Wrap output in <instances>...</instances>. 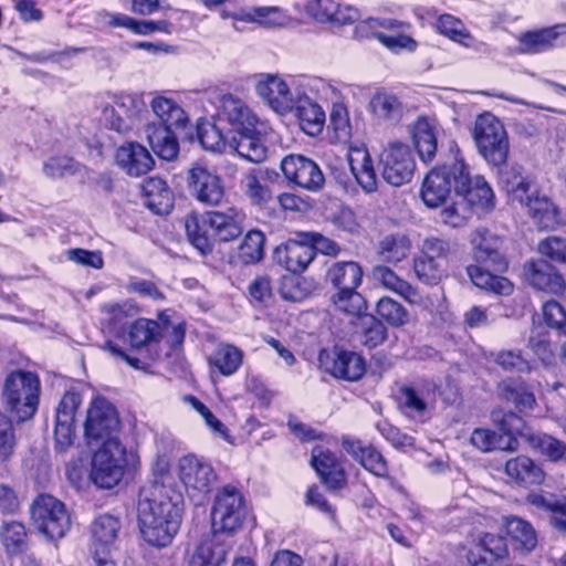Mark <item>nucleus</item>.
<instances>
[{
  "label": "nucleus",
  "instance_id": "aec40b11",
  "mask_svg": "<svg viewBox=\"0 0 566 566\" xmlns=\"http://www.w3.org/2000/svg\"><path fill=\"white\" fill-rule=\"evenodd\" d=\"M219 123H227L230 126L228 134L248 132L253 125H258V118L250 107L239 97L224 95L218 113Z\"/></svg>",
  "mask_w": 566,
  "mask_h": 566
},
{
  "label": "nucleus",
  "instance_id": "09e8293b",
  "mask_svg": "<svg viewBox=\"0 0 566 566\" xmlns=\"http://www.w3.org/2000/svg\"><path fill=\"white\" fill-rule=\"evenodd\" d=\"M470 442L483 452L493 450H514L510 438H504L490 429L476 428L470 438Z\"/></svg>",
  "mask_w": 566,
  "mask_h": 566
},
{
  "label": "nucleus",
  "instance_id": "393cba45",
  "mask_svg": "<svg viewBox=\"0 0 566 566\" xmlns=\"http://www.w3.org/2000/svg\"><path fill=\"white\" fill-rule=\"evenodd\" d=\"M344 450L358 461L367 471L376 476L386 478L388 475V465L382 454L371 446H366L363 441L344 437L342 439Z\"/></svg>",
  "mask_w": 566,
  "mask_h": 566
},
{
  "label": "nucleus",
  "instance_id": "39448f33",
  "mask_svg": "<svg viewBox=\"0 0 566 566\" xmlns=\"http://www.w3.org/2000/svg\"><path fill=\"white\" fill-rule=\"evenodd\" d=\"M472 135L479 154L489 165L501 167L506 164L510 153L509 136L497 117L489 112L479 115Z\"/></svg>",
  "mask_w": 566,
  "mask_h": 566
},
{
  "label": "nucleus",
  "instance_id": "c85d7f7f",
  "mask_svg": "<svg viewBox=\"0 0 566 566\" xmlns=\"http://www.w3.org/2000/svg\"><path fill=\"white\" fill-rule=\"evenodd\" d=\"M229 146L242 158L256 164L263 161L268 155V148L258 125H253L248 132L240 130L232 134Z\"/></svg>",
  "mask_w": 566,
  "mask_h": 566
},
{
  "label": "nucleus",
  "instance_id": "680f3d73",
  "mask_svg": "<svg viewBox=\"0 0 566 566\" xmlns=\"http://www.w3.org/2000/svg\"><path fill=\"white\" fill-rule=\"evenodd\" d=\"M15 446L12 421L0 412V462L8 461L12 457Z\"/></svg>",
  "mask_w": 566,
  "mask_h": 566
},
{
  "label": "nucleus",
  "instance_id": "5fc2aeb1",
  "mask_svg": "<svg viewBox=\"0 0 566 566\" xmlns=\"http://www.w3.org/2000/svg\"><path fill=\"white\" fill-rule=\"evenodd\" d=\"M437 29L441 34L465 46H469L472 41L471 34L464 28L463 23L451 14H442L438 19Z\"/></svg>",
  "mask_w": 566,
  "mask_h": 566
},
{
  "label": "nucleus",
  "instance_id": "3c124183",
  "mask_svg": "<svg viewBox=\"0 0 566 566\" xmlns=\"http://www.w3.org/2000/svg\"><path fill=\"white\" fill-rule=\"evenodd\" d=\"M410 250V241L406 235H388L380 241L379 255L386 262L398 263Z\"/></svg>",
  "mask_w": 566,
  "mask_h": 566
},
{
  "label": "nucleus",
  "instance_id": "4c0bfd02",
  "mask_svg": "<svg viewBox=\"0 0 566 566\" xmlns=\"http://www.w3.org/2000/svg\"><path fill=\"white\" fill-rule=\"evenodd\" d=\"M412 139L419 157L423 161H431L437 151L434 125L428 118H419L412 127Z\"/></svg>",
  "mask_w": 566,
  "mask_h": 566
},
{
  "label": "nucleus",
  "instance_id": "20e7f679",
  "mask_svg": "<svg viewBox=\"0 0 566 566\" xmlns=\"http://www.w3.org/2000/svg\"><path fill=\"white\" fill-rule=\"evenodd\" d=\"M238 214H190L186 220V231L191 244L201 254L211 252L210 237L220 241H231L243 232Z\"/></svg>",
  "mask_w": 566,
  "mask_h": 566
},
{
  "label": "nucleus",
  "instance_id": "473e14b6",
  "mask_svg": "<svg viewBox=\"0 0 566 566\" xmlns=\"http://www.w3.org/2000/svg\"><path fill=\"white\" fill-rule=\"evenodd\" d=\"M158 122L155 125H164L167 128L184 130L189 118L184 108L174 99L165 96H156L150 103Z\"/></svg>",
  "mask_w": 566,
  "mask_h": 566
},
{
  "label": "nucleus",
  "instance_id": "c9c22d12",
  "mask_svg": "<svg viewBox=\"0 0 566 566\" xmlns=\"http://www.w3.org/2000/svg\"><path fill=\"white\" fill-rule=\"evenodd\" d=\"M368 107L378 119L395 124L401 120L406 111L402 102L386 91L376 92L370 98Z\"/></svg>",
  "mask_w": 566,
  "mask_h": 566
},
{
  "label": "nucleus",
  "instance_id": "b1692460",
  "mask_svg": "<svg viewBox=\"0 0 566 566\" xmlns=\"http://www.w3.org/2000/svg\"><path fill=\"white\" fill-rule=\"evenodd\" d=\"M528 283L536 290L552 294H560L565 290L563 276L544 260L531 261L525 264Z\"/></svg>",
  "mask_w": 566,
  "mask_h": 566
},
{
  "label": "nucleus",
  "instance_id": "f8f14e48",
  "mask_svg": "<svg viewBox=\"0 0 566 566\" xmlns=\"http://www.w3.org/2000/svg\"><path fill=\"white\" fill-rule=\"evenodd\" d=\"M463 160H454L451 165H444L431 169L422 184L421 198L429 209H437L446 202L451 188L455 190V184L462 178Z\"/></svg>",
  "mask_w": 566,
  "mask_h": 566
},
{
  "label": "nucleus",
  "instance_id": "79ce46f5",
  "mask_svg": "<svg viewBox=\"0 0 566 566\" xmlns=\"http://www.w3.org/2000/svg\"><path fill=\"white\" fill-rule=\"evenodd\" d=\"M505 530L516 546L526 552L535 548L537 543L534 527L525 520L517 516L505 517Z\"/></svg>",
  "mask_w": 566,
  "mask_h": 566
},
{
  "label": "nucleus",
  "instance_id": "9b49d317",
  "mask_svg": "<svg viewBox=\"0 0 566 566\" xmlns=\"http://www.w3.org/2000/svg\"><path fill=\"white\" fill-rule=\"evenodd\" d=\"M147 114L144 99L135 94L115 95L113 103L103 109L105 124L117 133L125 134L136 128Z\"/></svg>",
  "mask_w": 566,
  "mask_h": 566
},
{
  "label": "nucleus",
  "instance_id": "052dcab7",
  "mask_svg": "<svg viewBox=\"0 0 566 566\" xmlns=\"http://www.w3.org/2000/svg\"><path fill=\"white\" fill-rule=\"evenodd\" d=\"M443 266L431 259L419 254L413 260V270L417 277L426 284H437L443 273Z\"/></svg>",
  "mask_w": 566,
  "mask_h": 566
},
{
  "label": "nucleus",
  "instance_id": "a18cd8bd",
  "mask_svg": "<svg viewBox=\"0 0 566 566\" xmlns=\"http://www.w3.org/2000/svg\"><path fill=\"white\" fill-rule=\"evenodd\" d=\"M161 333L163 328L156 321L139 318L130 325L128 340L132 347L140 348L150 343L158 342Z\"/></svg>",
  "mask_w": 566,
  "mask_h": 566
},
{
  "label": "nucleus",
  "instance_id": "2eb2a0df",
  "mask_svg": "<svg viewBox=\"0 0 566 566\" xmlns=\"http://www.w3.org/2000/svg\"><path fill=\"white\" fill-rule=\"evenodd\" d=\"M120 522L111 514L97 516L92 525L93 560L96 566H117L112 556V548L118 536Z\"/></svg>",
  "mask_w": 566,
  "mask_h": 566
},
{
  "label": "nucleus",
  "instance_id": "1a4fd4ad",
  "mask_svg": "<svg viewBox=\"0 0 566 566\" xmlns=\"http://www.w3.org/2000/svg\"><path fill=\"white\" fill-rule=\"evenodd\" d=\"M31 518L35 528L50 539L62 538L71 528L65 504L49 494L39 495L33 501Z\"/></svg>",
  "mask_w": 566,
  "mask_h": 566
},
{
  "label": "nucleus",
  "instance_id": "c03bdc74",
  "mask_svg": "<svg viewBox=\"0 0 566 566\" xmlns=\"http://www.w3.org/2000/svg\"><path fill=\"white\" fill-rule=\"evenodd\" d=\"M531 447L551 462H566V442L546 433L528 437Z\"/></svg>",
  "mask_w": 566,
  "mask_h": 566
},
{
  "label": "nucleus",
  "instance_id": "a211bd4d",
  "mask_svg": "<svg viewBox=\"0 0 566 566\" xmlns=\"http://www.w3.org/2000/svg\"><path fill=\"white\" fill-rule=\"evenodd\" d=\"M231 547L230 535L211 532L201 537L188 559V566H222Z\"/></svg>",
  "mask_w": 566,
  "mask_h": 566
},
{
  "label": "nucleus",
  "instance_id": "ddd939ff",
  "mask_svg": "<svg viewBox=\"0 0 566 566\" xmlns=\"http://www.w3.org/2000/svg\"><path fill=\"white\" fill-rule=\"evenodd\" d=\"M119 419L114 406L105 398H95L87 410L85 438L88 444L117 440Z\"/></svg>",
  "mask_w": 566,
  "mask_h": 566
},
{
  "label": "nucleus",
  "instance_id": "338daca9",
  "mask_svg": "<svg viewBox=\"0 0 566 566\" xmlns=\"http://www.w3.org/2000/svg\"><path fill=\"white\" fill-rule=\"evenodd\" d=\"M538 251L544 256L558 263H566V239L549 237L541 241Z\"/></svg>",
  "mask_w": 566,
  "mask_h": 566
},
{
  "label": "nucleus",
  "instance_id": "6ab92c4d",
  "mask_svg": "<svg viewBox=\"0 0 566 566\" xmlns=\"http://www.w3.org/2000/svg\"><path fill=\"white\" fill-rule=\"evenodd\" d=\"M188 187L190 193L206 206L218 207L224 201V190L219 177L203 167L189 170Z\"/></svg>",
  "mask_w": 566,
  "mask_h": 566
},
{
  "label": "nucleus",
  "instance_id": "4be33fe9",
  "mask_svg": "<svg viewBox=\"0 0 566 566\" xmlns=\"http://www.w3.org/2000/svg\"><path fill=\"white\" fill-rule=\"evenodd\" d=\"M315 253L308 243L290 240L275 248L274 261L293 274L304 272L314 260Z\"/></svg>",
  "mask_w": 566,
  "mask_h": 566
},
{
  "label": "nucleus",
  "instance_id": "412c9836",
  "mask_svg": "<svg viewBox=\"0 0 566 566\" xmlns=\"http://www.w3.org/2000/svg\"><path fill=\"white\" fill-rule=\"evenodd\" d=\"M255 88L259 96L275 112L285 114L293 109V94L281 77L268 74L258 82Z\"/></svg>",
  "mask_w": 566,
  "mask_h": 566
},
{
  "label": "nucleus",
  "instance_id": "603ef678",
  "mask_svg": "<svg viewBox=\"0 0 566 566\" xmlns=\"http://www.w3.org/2000/svg\"><path fill=\"white\" fill-rule=\"evenodd\" d=\"M377 314L394 327H400L409 322V313L407 310L397 301L384 296L376 305Z\"/></svg>",
  "mask_w": 566,
  "mask_h": 566
},
{
  "label": "nucleus",
  "instance_id": "423d86ee",
  "mask_svg": "<svg viewBox=\"0 0 566 566\" xmlns=\"http://www.w3.org/2000/svg\"><path fill=\"white\" fill-rule=\"evenodd\" d=\"M178 478L195 505H201L208 500L217 482V473L211 463L195 454L179 459Z\"/></svg>",
  "mask_w": 566,
  "mask_h": 566
},
{
  "label": "nucleus",
  "instance_id": "bf43d9fd",
  "mask_svg": "<svg viewBox=\"0 0 566 566\" xmlns=\"http://www.w3.org/2000/svg\"><path fill=\"white\" fill-rule=\"evenodd\" d=\"M280 294L286 301L301 302L310 294V287L302 277L292 273L282 277Z\"/></svg>",
  "mask_w": 566,
  "mask_h": 566
},
{
  "label": "nucleus",
  "instance_id": "de8ad7c7",
  "mask_svg": "<svg viewBox=\"0 0 566 566\" xmlns=\"http://www.w3.org/2000/svg\"><path fill=\"white\" fill-rule=\"evenodd\" d=\"M296 116L307 135L316 136L323 130L325 113L319 105L306 101L296 107Z\"/></svg>",
  "mask_w": 566,
  "mask_h": 566
},
{
  "label": "nucleus",
  "instance_id": "f3484780",
  "mask_svg": "<svg viewBox=\"0 0 566 566\" xmlns=\"http://www.w3.org/2000/svg\"><path fill=\"white\" fill-rule=\"evenodd\" d=\"M281 169L287 180L311 191L319 190L325 181L317 164L302 155L284 157L281 161Z\"/></svg>",
  "mask_w": 566,
  "mask_h": 566
},
{
  "label": "nucleus",
  "instance_id": "a878e982",
  "mask_svg": "<svg viewBox=\"0 0 566 566\" xmlns=\"http://www.w3.org/2000/svg\"><path fill=\"white\" fill-rule=\"evenodd\" d=\"M563 35H566V23L525 32L518 38L520 52L524 54L543 53L556 46Z\"/></svg>",
  "mask_w": 566,
  "mask_h": 566
},
{
  "label": "nucleus",
  "instance_id": "774afa93",
  "mask_svg": "<svg viewBox=\"0 0 566 566\" xmlns=\"http://www.w3.org/2000/svg\"><path fill=\"white\" fill-rule=\"evenodd\" d=\"M387 338V328L378 319L374 317L368 318V323H365V329L361 342L368 348H375L382 344Z\"/></svg>",
  "mask_w": 566,
  "mask_h": 566
},
{
  "label": "nucleus",
  "instance_id": "cd10ccee",
  "mask_svg": "<svg viewBox=\"0 0 566 566\" xmlns=\"http://www.w3.org/2000/svg\"><path fill=\"white\" fill-rule=\"evenodd\" d=\"M434 401V386H403L399 389V407L408 417H422Z\"/></svg>",
  "mask_w": 566,
  "mask_h": 566
},
{
  "label": "nucleus",
  "instance_id": "4d7b16f0",
  "mask_svg": "<svg viewBox=\"0 0 566 566\" xmlns=\"http://www.w3.org/2000/svg\"><path fill=\"white\" fill-rule=\"evenodd\" d=\"M491 418L492 421L504 432L502 436L504 438H510L512 447H514L517 442L513 439V436L522 433L524 428L523 419L512 411L504 412L502 409H494L491 413Z\"/></svg>",
  "mask_w": 566,
  "mask_h": 566
},
{
  "label": "nucleus",
  "instance_id": "c756f323",
  "mask_svg": "<svg viewBox=\"0 0 566 566\" xmlns=\"http://www.w3.org/2000/svg\"><path fill=\"white\" fill-rule=\"evenodd\" d=\"M117 164L130 176H142L154 167L150 153L138 143H128L116 151Z\"/></svg>",
  "mask_w": 566,
  "mask_h": 566
},
{
  "label": "nucleus",
  "instance_id": "f704fd0d",
  "mask_svg": "<svg viewBox=\"0 0 566 566\" xmlns=\"http://www.w3.org/2000/svg\"><path fill=\"white\" fill-rule=\"evenodd\" d=\"M374 280L385 289L395 292L410 304H420L422 296L416 287L400 279L391 269L377 265L373 269Z\"/></svg>",
  "mask_w": 566,
  "mask_h": 566
},
{
  "label": "nucleus",
  "instance_id": "6e6d98bb",
  "mask_svg": "<svg viewBox=\"0 0 566 566\" xmlns=\"http://www.w3.org/2000/svg\"><path fill=\"white\" fill-rule=\"evenodd\" d=\"M198 139L207 150L219 151L226 143L229 144L231 134L224 135L221 128L211 123H203L198 126Z\"/></svg>",
  "mask_w": 566,
  "mask_h": 566
},
{
  "label": "nucleus",
  "instance_id": "13d9d810",
  "mask_svg": "<svg viewBox=\"0 0 566 566\" xmlns=\"http://www.w3.org/2000/svg\"><path fill=\"white\" fill-rule=\"evenodd\" d=\"M333 302L338 311L353 316L360 315L366 308L363 295L356 290L337 292Z\"/></svg>",
  "mask_w": 566,
  "mask_h": 566
},
{
  "label": "nucleus",
  "instance_id": "864d4df0",
  "mask_svg": "<svg viewBox=\"0 0 566 566\" xmlns=\"http://www.w3.org/2000/svg\"><path fill=\"white\" fill-rule=\"evenodd\" d=\"M527 346L545 364H549L554 358L549 334L541 324L534 325L531 329Z\"/></svg>",
  "mask_w": 566,
  "mask_h": 566
},
{
  "label": "nucleus",
  "instance_id": "72a5a7b5",
  "mask_svg": "<svg viewBox=\"0 0 566 566\" xmlns=\"http://www.w3.org/2000/svg\"><path fill=\"white\" fill-rule=\"evenodd\" d=\"M326 279L338 292L354 291L361 284L363 270L354 261L335 262L328 268Z\"/></svg>",
  "mask_w": 566,
  "mask_h": 566
},
{
  "label": "nucleus",
  "instance_id": "0e129e2a",
  "mask_svg": "<svg viewBox=\"0 0 566 566\" xmlns=\"http://www.w3.org/2000/svg\"><path fill=\"white\" fill-rule=\"evenodd\" d=\"M78 164L71 157H52L43 165V171L51 178H60L66 175H74Z\"/></svg>",
  "mask_w": 566,
  "mask_h": 566
},
{
  "label": "nucleus",
  "instance_id": "a19ab883",
  "mask_svg": "<svg viewBox=\"0 0 566 566\" xmlns=\"http://www.w3.org/2000/svg\"><path fill=\"white\" fill-rule=\"evenodd\" d=\"M0 541L8 554L22 553L28 547V533L24 524L18 521H3L0 526Z\"/></svg>",
  "mask_w": 566,
  "mask_h": 566
},
{
  "label": "nucleus",
  "instance_id": "4468645a",
  "mask_svg": "<svg viewBox=\"0 0 566 566\" xmlns=\"http://www.w3.org/2000/svg\"><path fill=\"white\" fill-rule=\"evenodd\" d=\"M382 178L395 187L411 181L416 163L409 146L402 143L390 144L381 154Z\"/></svg>",
  "mask_w": 566,
  "mask_h": 566
},
{
  "label": "nucleus",
  "instance_id": "6e6552de",
  "mask_svg": "<svg viewBox=\"0 0 566 566\" xmlns=\"http://www.w3.org/2000/svg\"><path fill=\"white\" fill-rule=\"evenodd\" d=\"M125 448L118 440H108L94 453L90 479L101 489H112L119 483L126 465Z\"/></svg>",
  "mask_w": 566,
  "mask_h": 566
},
{
  "label": "nucleus",
  "instance_id": "dca6fc26",
  "mask_svg": "<svg viewBox=\"0 0 566 566\" xmlns=\"http://www.w3.org/2000/svg\"><path fill=\"white\" fill-rule=\"evenodd\" d=\"M319 367L334 376L347 381L359 380L366 371L365 359L355 352L326 350L318 354Z\"/></svg>",
  "mask_w": 566,
  "mask_h": 566
},
{
  "label": "nucleus",
  "instance_id": "ea45409f",
  "mask_svg": "<svg viewBox=\"0 0 566 566\" xmlns=\"http://www.w3.org/2000/svg\"><path fill=\"white\" fill-rule=\"evenodd\" d=\"M349 166L357 182L365 191L371 192L376 190V172L373 160L366 150H356L349 158Z\"/></svg>",
  "mask_w": 566,
  "mask_h": 566
},
{
  "label": "nucleus",
  "instance_id": "e433bc0d",
  "mask_svg": "<svg viewBox=\"0 0 566 566\" xmlns=\"http://www.w3.org/2000/svg\"><path fill=\"white\" fill-rule=\"evenodd\" d=\"M243 352L228 343H220L209 356V365L224 377L235 374L243 363Z\"/></svg>",
  "mask_w": 566,
  "mask_h": 566
},
{
  "label": "nucleus",
  "instance_id": "37998d69",
  "mask_svg": "<svg viewBox=\"0 0 566 566\" xmlns=\"http://www.w3.org/2000/svg\"><path fill=\"white\" fill-rule=\"evenodd\" d=\"M500 398L512 402L520 411L531 410L535 406V397L525 384L516 380H504L499 385Z\"/></svg>",
  "mask_w": 566,
  "mask_h": 566
},
{
  "label": "nucleus",
  "instance_id": "e2e57ef3",
  "mask_svg": "<svg viewBox=\"0 0 566 566\" xmlns=\"http://www.w3.org/2000/svg\"><path fill=\"white\" fill-rule=\"evenodd\" d=\"M260 169H252L247 172L242 179V186L244 187L247 196L258 205L270 198V190L268 187L260 184Z\"/></svg>",
  "mask_w": 566,
  "mask_h": 566
},
{
  "label": "nucleus",
  "instance_id": "f03ea898",
  "mask_svg": "<svg viewBox=\"0 0 566 566\" xmlns=\"http://www.w3.org/2000/svg\"><path fill=\"white\" fill-rule=\"evenodd\" d=\"M471 244L476 265L467 268L468 275L472 283L479 289L499 295H509L513 291V284L494 272H504L507 269V261L501 252L502 242L499 237L493 235L486 229H478L472 233Z\"/></svg>",
  "mask_w": 566,
  "mask_h": 566
},
{
  "label": "nucleus",
  "instance_id": "7ed1b4c3",
  "mask_svg": "<svg viewBox=\"0 0 566 566\" xmlns=\"http://www.w3.org/2000/svg\"><path fill=\"white\" fill-rule=\"evenodd\" d=\"M41 391L36 374L25 370L10 373L2 387V399L6 410L18 422L31 419L39 406Z\"/></svg>",
  "mask_w": 566,
  "mask_h": 566
},
{
  "label": "nucleus",
  "instance_id": "8fccbe9b",
  "mask_svg": "<svg viewBox=\"0 0 566 566\" xmlns=\"http://www.w3.org/2000/svg\"><path fill=\"white\" fill-rule=\"evenodd\" d=\"M264 234L259 230H251L247 233L239 249V259L244 264H254L264 256Z\"/></svg>",
  "mask_w": 566,
  "mask_h": 566
},
{
  "label": "nucleus",
  "instance_id": "0eeeda50",
  "mask_svg": "<svg viewBox=\"0 0 566 566\" xmlns=\"http://www.w3.org/2000/svg\"><path fill=\"white\" fill-rule=\"evenodd\" d=\"M462 178L455 184V199L450 209L443 212L471 210L488 212L495 208V195L483 176H470L469 167L463 163Z\"/></svg>",
  "mask_w": 566,
  "mask_h": 566
},
{
  "label": "nucleus",
  "instance_id": "49530a36",
  "mask_svg": "<svg viewBox=\"0 0 566 566\" xmlns=\"http://www.w3.org/2000/svg\"><path fill=\"white\" fill-rule=\"evenodd\" d=\"M243 22L256 23L264 28L284 25L286 15L279 7H253L247 9V13L238 15Z\"/></svg>",
  "mask_w": 566,
  "mask_h": 566
},
{
  "label": "nucleus",
  "instance_id": "5701e85b",
  "mask_svg": "<svg viewBox=\"0 0 566 566\" xmlns=\"http://www.w3.org/2000/svg\"><path fill=\"white\" fill-rule=\"evenodd\" d=\"M311 463L328 489L337 490L346 483L343 465L329 450L315 447L312 451Z\"/></svg>",
  "mask_w": 566,
  "mask_h": 566
},
{
  "label": "nucleus",
  "instance_id": "9d476101",
  "mask_svg": "<svg viewBox=\"0 0 566 566\" xmlns=\"http://www.w3.org/2000/svg\"><path fill=\"white\" fill-rule=\"evenodd\" d=\"M245 514L241 492L230 485L222 488L216 496L211 511L212 532L229 535L241 527Z\"/></svg>",
  "mask_w": 566,
  "mask_h": 566
},
{
  "label": "nucleus",
  "instance_id": "58836bf2",
  "mask_svg": "<svg viewBox=\"0 0 566 566\" xmlns=\"http://www.w3.org/2000/svg\"><path fill=\"white\" fill-rule=\"evenodd\" d=\"M505 472L516 482L530 485L541 484L545 478L542 468L524 455L506 461Z\"/></svg>",
  "mask_w": 566,
  "mask_h": 566
},
{
  "label": "nucleus",
  "instance_id": "7c9ffc66",
  "mask_svg": "<svg viewBox=\"0 0 566 566\" xmlns=\"http://www.w3.org/2000/svg\"><path fill=\"white\" fill-rule=\"evenodd\" d=\"M103 331L115 337H123L128 321L133 318L138 308L132 302L106 303L101 307Z\"/></svg>",
  "mask_w": 566,
  "mask_h": 566
},
{
  "label": "nucleus",
  "instance_id": "bb28decb",
  "mask_svg": "<svg viewBox=\"0 0 566 566\" xmlns=\"http://www.w3.org/2000/svg\"><path fill=\"white\" fill-rule=\"evenodd\" d=\"M179 129L167 128L164 125L148 123L144 134L153 151L164 160H172L179 153Z\"/></svg>",
  "mask_w": 566,
  "mask_h": 566
},
{
  "label": "nucleus",
  "instance_id": "f257e3e1",
  "mask_svg": "<svg viewBox=\"0 0 566 566\" xmlns=\"http://www.w3.org/2000/svg\"><path fill=\"white\" fill-rule=\"evenodd\" d=\"M184 502L179 494L163 485H154L150 497L139 502L142 536L154 547H166L179 531Z\"/></svg>",
  "mask_w": 566,
  "mask_h": 566
},
{
  "label": "nucleus",
  "instance_id": "69168bd1",
  "mask_svg": "<svg viewBox=\"0 0 566 566\" xmlns=\"http://www.w3.org/2000/svg\"><path fill=\"white\" fill-rule=\"evenodd\" d=\"M543 316L547 326L566 334V311L558 302L547 301L543 305Z\"/></svg>",
  "mask_w": 566,
  "mask_h": 566
},
{
  "label": "nucleus",
  "instance_id": "2f4dec72",
  "mask_svg": "<svg viewBox=\"0 0 566 566\" xmlns=\"http://www.w3.org/2000/svg\"><path fill=\"white\" fill-rule=\"evenodd\" d=\"M144 205L153 212H170L174 208V195L166 181L159 177L146 179L142 185Z\"/></svg>",
  "mask_w": 566,
  "mask_h": 566
}]
</instances>
